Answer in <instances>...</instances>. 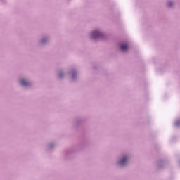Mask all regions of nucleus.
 <instances>
[{
  "instance_id": "obj_4",
  "label": "nucleus",
  "mask_w": 180,
  "mask_h": 180,
  "mask_svg": "<svg viewBox=\"0 0 180 180\" xmlns=\"http://www.w3.org/2000/svg\"><path fill=\"white\" fill-rule=\"evenodd\" d=\"M21 84H22V85H23V86H27V85H29V82H27L25 79L21 80Z\"/></svg>"
},
{
  "instance_id": "obj_3",
  "label": "nucleus",
  "mask_w": 180,
  "mask_h": 180,
  "mask_svg": "<svg viewBox=\"0 0 180 180\" xmlns=\"http://www.w3.org/2000/svg\"><path fill=\"white\" fill-rule=\"evenodd\" d=\"M127 162V158H123V159L119 162L120 165H124Z\"/></svg>"
},
{
  "instance_id": "obj_1",
  "label": "nucleus",
  "mask_w": 180,
  "mask_h": 180,
  "mask_svg": "<svg viewBox=\"0 0 180 180\" xmlns=\"http://www.w3.org/2000/svg\"><path fill=\"white\" fill-rule=\"evenodd\" d=\"M101 36H102V34L98 30H94L91 32V37L93 39H98Z\"/></svg>"
},
{
  "instance_id": "obj_6",
  "label": "nucleus",
  "mask_w": 180,
  "mask_h": 180,
  "mask_svg": "<svg viewBox=\"0 0 180 180\" xmlns=\"http://www.w3.org/2000/svg\"><path fill=\"white\" fill-rule=\"evenodd\" d=\"M59 77H63V75L60 73V74H59Z\"/></svg>"
},
{
  "instance_id": "obj_5",
  "label": "nucleus",
  "mask_w": 180,
  "mask_h": 180,
  "mask_svg": "<svg viewBox=\"0 0 180 180\" xmlns=\"http://www.w3.org/2000/svg\"><path fill=\"white\" fill-rule=\"evenodd\" d=\"M168 5H169V6H171L172 5H173V4H172V2H169V3L168 4Z\"/></svg>"
},
{
  "instance_id": "obj_2",
  "label": "nucleus",
  "mask_w": 180,
  "mask_h": 180,
  "mask_svg": "<svg viewBox=\"0 0 180 180\" xmlns=\"http://www.w3.org/2000/svg\"><path fill=\"white\" fill-rule=\"evenodd\" d=\"M120 50H122V51H127V50H129V45H127L126 44H121Z\"/></svg>"
}]
</instances>
